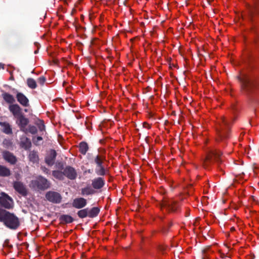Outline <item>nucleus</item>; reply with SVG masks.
Here are the masks:
<instances>
[{"label": "nucleus", "mask_w": 259, "mask_h": 259, "mask_svg": "<svg viewBox=\"0 0 259 259\" xmlns=\"http://www.w3.org/2000/svg\"><path fill=\"white\" fill-rule=\"evenodd\" d=\"M79 151L82 155H85L89 150V146L87 142H81L78 146Z\"/></svg>", "instance_id": "5701e85b"}, {"label": "nucleus", "mask_w": 259, "mask_h": 259, "mask_svg": "<svg viewBox=\"0 0 259 259\" xmlns=\"http://www.w3.org/2000/svg\"><path fill=\"white\" fill-rule=\"evenodd\" d=\"M0 125L3 127V132L9 135L12 133V130L9 123L6 122H0Z\"/></svg>", "instance_id": "412c9836"}, {"label": "nucleus", "mask_w": 259, "mask_h": 259, "mask_svg": "<svg viewBox=\"0 0 259 259\" xmlns=\"http://www.w3.org/2000/svg\"><path fill=\"white\" fill-rule=\"evenodd\" d=\"M143 127L148 129L151 128V126L147 122H145L143 123Z\"/></svg>", "instance_id": "c03bdc74"}, {"label": "nucleus", "mask_w": 259, "mask_h": 259, "mask_svg": "<svg viewBox=\"0 0 259 259\" xmlns=\"http://www.w3.org/2000/svg\"><path fill=\"white\" fill-rule=\"evenodd\" d=\"M17 240L19 241H20L22 240V239H21V238H20V233L17 234Z\"/></svg>", "instance_id": "a18cd8bd"}, {"label": "nucleus", "mask_w": 259, "mask_h": 259, "mask_svg": "<svg viewBox=\"0 0 259 259\" xmlns=\"http://www.w3.org/2000/svg\"><path fill=\"white\" fill-rule=\"evenodd\" d=\"M64 177L71 180H75L77 174L75 168L71 166H66L63 170Z\"/></svg>", "instance_id": "9b49d317"}, {"label": "nucleus", "mask_w": 259, "mask_h": 259, "mask_svg": "<svg viewBox=\"0 0 259 259\" xmlns=\"http://www.w3.org/2000/svg\"><path fill=\"white\" fill-rule=\"evenodd\" d=\"M59 221L62 224H70L73 222V218L68 214H62L59 217Z\"/></svg>", "instance_id": "6ab92c4d"}, {"label": "nucleus", "mask_w": 259, "mask_h": 259, "mask_svg": "<svg viewBox=\"0 0 259 259\" xmlns=\"http://www.w3.org/2000/svg\"><path fill=\"white\" fill-rule=\"evenodd\" d=\"M3 247H6L8 249H11V248H12V245L11 244H8V243L3 244Z\"/></svg>", "instance_id": "a19ab883"}, {"label": "nucleus", "mask_w": 259, "mask_h": 259, "mask_svg": "<svg viewBox=\"0 0 259 259\" xmlns=\"http://www.w3.org/2000/svg\"><path fill=\"white\" fill-rule=\"evenodd\" d=\"M37 132V129L34 125H30L28 126V133H30L31 134L34 135Z\"/></svg>", "instance_id": "72a5a7b5"}, {"label": "nucleus", "mask_w": 259, "mask_h": 259, "mask_svg": "<svg viewBox=\"0 0 259 259\" xmlns=\"http://www.w3.org/2000/svg\"><path fill=\"white\" fill-rule=\"evenodd\" d=\"M157 248L159 251L163 252L167 249V246L165 244H159Z\"/></svg>", "instance_id": "c9c22d12"}, {"label": "nucleus", "mask_w": 259, "mask_h": 259, "mask_svg": "<svg viewBox=\"0 0 259 259\" xmlns=\"http://www.w3.org/2000/svg\"><path fill=\"white\" fill-rule=\"evenodd\" d=\"M26 83L27 86L31 89H35L37 88V83L36 81L32 78L27 79Z\"/></svg>", "instance_id": "c85d7f7f"}, {"label": "nucleus", "mask_w": 259, "mask_h": 259, "mask_svg": "<svg viewBox=\"0 0 259 259\" xmlns=\"http://www.w3.org/2000/svg\"><path fill=\"white\" fill-rule=\"evenodd\" d=\"M17 120H19L18 125L20 130L25 134L28 133V128L26 126L28 124L29 121L28 118L23 115V109L17 105Z\"/></svg>", "instance_id": "423d86ee"}, {"label": "nucleus", "mask_w": 259, "mask_h": 259, "mask_svg": "<svg viewBox=\"0 0 259 259\" xmlns=\"http://www.w3.org/2000/svg\"><path fill=\"white\" fill-rule=\"evenodd\" d=\"M3 156L6 161L11 164H14L16 161V157L9 151H4L3 152Z\"/></svg>", "instance_id": "a211bd4d"}, {"label": "nucleus", "mask_w": 259, "mask_h": 259, "mask_svg": "<svg viewBox=\"0 0 259 259\" xmlns=\"http://www.w3.org/2000/svg\"><path fill=\"white\" fill-rule=\"evenodd\" d=\"M242 89L247 93H249L254 87V84L252 80L248 76L239 78Z\"/></svg>", "instance_id": "1a4fd4ad"}, {"label": "nucleus", "mask_w": 259, "mask_h": 259, "mask_svg": "<svg viewBox=\"0 0 259 259\" xmlns=\"http://www.w3.org/2000/svg\"><path fill=\"white\" fill-rule=\"evenodd\" d=\"M46 81V78L44 76H41L37 79V81L41 85H43Z\"/></svg>", "instance_id": "4c0bfd02"}, {"label": "nucleus", "mask_w": 259, "mask_h": 259, "mask_svg": "<svg viewBox=\"0 0 259 259\" xmlns=\"http://www.w3.org/2000/svg\"><path fill=\"white\" fill-rule=\"evenodd\" d=\"M7 240H6L4 243H7Z\"/></svg>", "instance_id": "4d7b16f0"}, {"label": "nucleus", "mask_w": 259, "mask_h": 259, "mask_svg": "<svg viewBox=\"0 0 259 259\" xmlns=\"http://www.w3.org/2000/svg\"><path fill=\"white\" fill-rule=\"evenodd\" d=\"M229 131V122L223 117L221 118L220 127L217 129L218 138L217 140L218 142H225L230 137Z\"/></svg>", "instance_id": "f257e3e1"}, {"label": "nucleus", "mask_w": 259, "mask_h": 259, "mask_svg": "<svg viewBox=\"0 0 259 259\" xmlns=\"http://www.w3.org/2000/svg\"><path fill=\"white\" fill-rule=\"evenodd\" d=\"M3 144L4 145H7V146H8V147L11 144V142L9 140H5L3 142Z\"/></svg>", "instance_id": "37998d69"}, {"label": "nucleus", "mask_w": 259, "mask_h": 259, "mask_svg": "<svg viewBox=\"0 0 259 259\" xmlns=\"http://www.w3.org/2000/svg\"><path fill=\"white\" fill-rule=\"evenodd\" d=\"M4 68V65L0 63V69Z\"/></svg>", "instance_id": "de8ad7c7"}, {"label": "nucleus", "mask_w": 259, "mask_h": 259, "mask_svg": "<svg viewBox=\"0 0 259 259\" xmlns=\"http://www.w3.org/2000/svg\"><path fill=\"white\" fill-rule=\"evenodd\" d=\"M234 230H235V228H234V227H232V228H231V231H234Z\"/></svg>", "instance_id": "3c124183"}, {"label": "nucleus", "mask_w": 259, "mask_h": 259, "mask_svg": "<svg viewBox=\"0 0 259 259\" xmlns=\"http://www.w3.org/2000/svg\"><path fill=\"white\" fill-rule=\"evenodd\" d=\"M52 175L54 177L59 180L62 181L64 179L63 171H62L58 170H53L52 171Z\"/></svg>", "instance_id": "bb28decb"}, {"label": "nucleus", "mask_w": 259, "mask_h": 259, "mask_svg": "<svg viewBox=\"0 0 259 259\" xmlns=\"http://www.w3.org/2000/svg\"><path fill=\"white\" fill-rule=\"evenodd\" d=\"M30 187L35 190H45L50 187V183L45 178L39 176L31 181Z\"/></svg>", "instance_id": "39448f33"}, {"label": "nucleus", "mask_w": 259, "mask_h": 259, "mask_svg": "<svg viewBox=\"0 0 259 259\" xmlns=\"http://www.w3.org/2000/svg\"><path fill=\"white\" fill-rule=\"evenodd\" d=\"M222 152L218 150H211L207 154L203 164L205 168L215 162L217 164H221L223 162L221 158Z\"/></svg>", "instance_id": "f03ea898"}, {"label": "nucleus", "mask_w": 259, "mask_h": 259, "mask_svg": "<svg viewBox=\"0 0 259 259\" xmlns=\"http://www.w3.org/2000/svg\"><path fill=\"white\" fill-rule=\"evenodd\" d=\"M0 205L6 208L10 209L14 205L13 199L8 194L2 192L0 196Z\"/></svg>", "instance_id": "6e6552de"}, {"label": "nucleus", "mask_w": 259, "mask_h": 259, "mask_svg": "<svg viewBox=\"0 0 259 259\" xmlns=\"http://www.w3.org/2000/svg\"><path fill=\"white\" fill-rule=\"evenodd\" d=\"M202 259H209L210 253L212 251L210 249V246H207L206 247L202 249Z\"/></svg>", "instance_id": "4be33fe9"}, {"label": "nucleus", "mask_w": 259, "mask_h": 259, "mask_svg": "<svg viewBox=\"0 0 259 259\" xmlns=\"http://www.w3.org/2000/svg\"><path fill=\"white\" fill-rule=\"evenodd\" d=\"M57 168H58L59 169H63L65 168L64 167V165H63V163L62 162H58L57 164Z\"/></svg>", "instance_id": "ea45409f"}, {"label": "nucleus", "mask_w": 259, "mask_h": 259, "mask_svg": "<svg viewBox=\"0 0 259 259\" xmlns=\"http://www.w3.org/2000/svg\"><path fill=\"white\" fill-rule=\"evenodd\" d=\"M105 184V180L101 177H97L92 180V186L94 189H101Z\"/></svg>", "instance_id": "f8f14e48"}, {"label": "nucleus", "mask_w": 259, "mask_h": 259, "mask_svg": "<svg viewBox=\"0 0 259 259\" xmlns=\"http://www.w3.org/2000/svg\"><path fill=\"white\" fill-rule=\"evenodd\" d=\"M172 226V223L171 222H170L167 225L164 226L162 229L161 232L163 234H166L168 231L169 228Z\"/></svg>", "instance_id": "2f4dec72"}, {"label": "nucleus", "mask_w": 259, "mask_h": 259, "mask_svg": "<svg viewBox=\"0 0 259 259\" xmlns=\"http://www.w3.org/2000/svg\"><path fill=\"white\" fill-rule=\"evenodd\" d=\"M101 1H102V2H104V1H105V2H108V1H110L111 0H101Z\"/></svg>", "instance_id": "603ef678"}, {"label": "nucleus", "mask_w": 259, "mask_h": 259, "mask_svg": "<svg viewBox=\"0 0 259 259\" xmlns=\"http://www.w3.org/2000/svg\"><path fill=\"white\" fill-rule=\"evenodd\" d=\"M41 170L46 174H50V170L48 169L45 166H41L40 167Z\"/></svg>", "instance_id": "58836bf2"}, {"label": "nucleus", "mask_w": 259, "mask_h": 259, "mask_svg": "<svg viewBox=\"0 0 259 259\" xmlns=\"http://www.w3.org/2000/svg\"><path fill=\"white\" fill-rule=\"evenodd\" d=\"M13 184V188L16 191V181H14Z\"/></svg>", "instance_id": "49530a36"}, {"label": "nucleus", "mask_w": 259, "mask_h": 259, "mask_svg": "<svg viewBox=\"0 0 259 259\" xmlns=\"http://www.w3.org/2000/svg\"><path fill=\"white\" fill-rule=\"evenodd\" d=\"M123 248H124V249H127V248H128V247H126Z\"/></svg>", "instance_id": "6e6d98bb"}, {"label": "nucleus", "mask_w": 259, "mask_h": 259, "mask_svg": "<svg viewBox=\"0 0 259 259\" xmlns=\"http://www.w3.org/2000/svg\"><path fill=\"white\" fill-rule=\"evenodd\" d=\"M11 174L9 169L6 166L0 165V177H8Z\"/></svg>", "instance_id": "cd10ccee"}, {"label": "nucleus", "mask_w": 259, "mask_h": 259, "mask_svg": "<svg viewBox=\"0 0 259 259\" xmlns=\"http://www.w3.org/2000/svg\"><path fill=\"white\" fill-rule=\"evenodd\" d=\"M36 124L40 132H43L45 131V125L42 120H39L38 122Z\"/></svg>", "instance_id": "473e14b6"}, {"label": "nucleus", "mask_w": 259, "mask_h": 259, "mask_svg": "<svg viewBox=\"0 0 259 259\" xmlns=\"http://www.w3.org/2000/svg\"><path fill=\"white\" fill-rule=\"evenodd\" d=\"M19 145L21 148H23L25 150H29L32 145L30 140L25 136L20 137Z\"/></svg>", "instance_id": "4468645a"}, {"label": "nucleus", "mask_w": 259, "mask_h": 259, "mask_svg": "<svg viewBox=\"0 0 259 259\" xmlns=\"http://www.w3.org/2000/svg\"><path fill=\"white\" fill-rule=\"evenodd\" d=\"M224 246L227 247V248H229V247L228 246V244L227 243H225V244H224Z\"/></svg>", "instance_id": "8fccbe9b"}, {"label": "nucleus", "mask_w": 259, "mask_h": 259, "mask_svg": "<svg viewBox=\"0 0 259 259\" xmlns=\"http://www.w3.org/2000/svg\"><path fill=\"white\" fill-rule=\"evenodd\" d=\"M9 109L11 112L13 114L14 116H15L16 115V104L10 105Z\"/></svg>", "instance_id": "e433bc0d"}, {"label": "nucleus", "mask_w": 259, "mask_h": 259, "mask_svg": "<svg viewBox=\"0 0 259 259\" xmlns=\"http://www.w3.org/2000/svg\"><path fill=\"white\" fill-rule=\"evenodd\" d=\"M17 227L19 226V220H18V218H17Z\"/></svg>", "instance_id": "09e8293b"}, {"label": "nucleus", "mask_w": 259, "mask_h": 259, "mask_svg": "<svg viewBox=\"0 0 259 259\" xmlns=\"http://www.w3.org/2000/svg\"><path fill=\"white\" fill-rule=\"evenodd\" d=\"M57 156V153L55 150H51L49 153L45 157V162L49 166H52L54 163Z\"/></svg>", "instance_id": "ddd939ff"}, {"label": "nucleus", "mask_w": 259, "mask_h": 259, "mask_svg": "<svg viewBox=\"0 0 259 259\" xmlns=\"http://www.w3.org/2000/svg\"><path fill=\"white\" fill-rule=\"evenodd\" d=\"M3 97L4 100L8 103L11 104L14 101V99L13 96L8 93H5L3 94Z\"/></svg>", "instance_id": "7c9ffc66"}, {"label": "nucleus", "mask_w": 259, "mask_h": 259, "mask_svg": "<svg viewBox=\"0 0 259 259\" xmlns=\"http://www.w3.org/2000/svg\"><path fill=\"white\" fill-rule=\"evenodd\" d=\"M253 4L252 6L249 5L248 9L249 10L250 15L251 18L254 15L259 14L258 2L257 0H253Z\"/></svg>", "instance_id": "f3484780"}, {"label": "nucleus", "mask_w": 259, "mask_h": 259, "mask_svg": "<svg viewBox=\"0 0 259 259\" xmlns=\"http://www.w3.org/2000/svg\"><path fill=\"white\" fill-rule=\"evenodd\" d=\"M87 204V200L84 198L80 197L74 199L72 204L73 207L80 209L85 206Z\"/></svg>", "instance_id": "dca6fc26"}, {"label": "nucleus", "mask_w": 259, "mask_h": 259, "mask_svg": "<svg viewBox=\"0 0 259 259\" xmlns=\"http://www.w3.org/2000/svg\"><path fill=\"white\" fill-rule=\"evenodd\" d=\"M17 192L24 196L27 194V190L26 186L19 182H17Z\"/></svg>", "instance_id": "aec40b11"}, {"label": "nucleus", "mask_w": 259, "mask_h": 259, "mask_svg": "<svg viewBox=\"0 0 259 259\" xmlns=\"http://www.w3.org/2000/svg\"><path fill=\"white\" fill-rule=\"evenodd\" d=\"M105 157L101 155L97 154L92 157L91 163L96 165L95 171L97 176H104L106 174V170L104 165Z\"/></svg>", "instance_id": "7ed1b4c3"}, {"label": "nucleus", "mask_w": 259, "mask_h": 259, "mask_svg": "<svg viewBox=\"0 0 259 259\" xmlns=\"http://www.w3.org/2000/svg\"><path fill=\"white\" fill-rule=\"evenodd\" d=\"M24 111L25 112H28V109H24Z\"/></svg>", "instance_id": "864d4df0"}, {"label": "nucleus", "mask_w": 259, "mask_h": 259, "mask_svg": "<svg viewBox=\"0 0 259 259\" xmlns=\"http://www.w3.org/2000/svg\"><path fill=\"white\" fill-rule=\"evenodd\" d=\"M96 193L94 189L91 187V186H87L85 188H82L81 190V194L82 195H93Z\"/></svg>", "instance_id": "b1692460"}, {"label": "nucleus", "mask_w": 259, "mask_h": 259, "mask_svg": "<svg viewBox=\"0 0 259 259\" xmlns=\"http://www.w3.org/2000/svg\"><path fill=\"white\" fill-rule=\"evenodd\" d=\"M100 212V209L97 207H94L89 209L88 217L91 218L96 217Z\"/></svg>", "instance_id": "a878e982"}, {"label": "nucleus", "mask_w": 259, "mask_h": 259, "mask_svg": "<svg viewBox=\"0 0 259 259\" xmlns=\"http://www.w3.org/2000/svg\"><path fill=\"white\" fill-rule=\"evenodd\" d=\"M17 102L24 107H28L30 106L29 99L22 93L17 92Z\"/></svg>", "instance_id": "2eb2a0df"}, {"label": "nucleus", "mask_w": 259, "mask_h": 259, "mask_svg": "<svg viewBox=\"0 0 259 259\" xmlns=\"http://www.w3.org/2000/svg\"><path fill=\"white\" fill-rule=\"evenodd\" d=\"M46 198L48 201L54 203H60L62 200L60 194L54 191L48 192L46 194Z\"/></svg>", "instance_id": "9d476101"}, {"label": "nucleus", "mask_w": 259, "mask_h": 259, "mask_svg": "<svg viewBox=\"0 0 259 259\" xmlns=\"http://www.w3.org/2000/svg\"><path fill=\"white\" fill-rule=\"evenodd\" d=\"M28 158L29 160L33 163L38 162L39 159L37 152L35 151L30 152Z\"/></svg>", "instance_id": "393cba45"}, {"label": "nucleus", "mask_w": 259, "mask_h": 259, "mask_svg": "<svg viewBox=\"0 0 259 259\" xmlns=\"http://www.w3.org/2000/svg\"><path fill=\"white\" fill-rule=\"evenodd\" d=\"M93 172V170L92 169H88L85 170L83 171V174L85 175L87 174H92Z\"/></svg>", "instance_id": "79ce46f5"}, {"label": "nucleus", "mask_w": 259, "mask_h": 259, "mask_svg": "<svg viewBox=\"0 0 259 259\" xmlns=\"http://www.w3.org/2000/svg\"><path fill=\"white\" fill-rule=\"evenodd\" d=\"M0 221L10 229L16 228V217L14 214L2 209H0Z\"/></svg>", "instance_id": "20e7f679"}, {"label": "nucleus", "mask_w": 259, "mask_h": 259, "mask_svg": "<svg viewBox=\"0 0 259 259\" xmlns=\"http://www.w3.org/2000/svg\"><path fill=\"white\" fill-rule=\"evenodd\" d=\"M42 140V138L41 136H37V137H33L32 141L33 144L36 146L39 145V142Z\"/></svg>", "instance_id": "f704fd0d"}, {"label": "nucleus", "mask_w": 259, "mask_h": 259, "mask_svg": "<svg viewBox=\"0 0 259 259\" xmlns=\"http://www.w3.org/2000/svg\"><path fill=\"white\" fill-rule=\"evenodd\" d=\"M179 204L173 199L164 198L160 203L161 208H164L169 212H175L179 208Z\"/></svg>", "instance_id": "0eeeda50"}, {"label": "nucleus", "mask_w": 259, "mask_h": 259, "mask_svg": "<svg viewBox=\"0 0 259 259\" xmlns=\"http://www.w3.org/2000/svg\"><path fill=\"white\" fill-rule=\"evenodd\" d=\"M37 52H38V51H37V50H36V51H35L34 52V54H37Z\"/></svg>", "instance_id": "5fc2aeb1"}, {"label": "nucleus", "mask_w": 259, "mask_h": 259, "mask_svg": "<svg viewBox=\"0 0 259 259\" xmlns=\"http://www.w3.org/2000/svg\"><path fill=\"white\" fill-rule=\"evenodd\" d=\"M12 78H13V77L12 76L10 77V79H12Z\"/></svg>", "instance_id": "13d9d810"}, {"label": "nucleus", "mask_w": 259, "mask_h": 259, "mask_svg": "<svg viewBox=\"0 0 259 259\" xmlns=\"http://www.w3.org/2000/svg\"><path fill=\"white\" fill-rule=\"evenodd\" d=\"M77 215L79 218L81 219L87 217H88L89 215V208H86L84 209H81L79 211H78Z\"/></svg>", "instance_id": "c756f323"}]
</instances>
